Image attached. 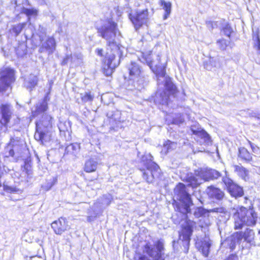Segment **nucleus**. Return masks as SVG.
<instances>
[{
    "mask_svg": "<svg viewBox=\"0 0 260 260\" xmlns=\"http://www.w3.org/2000/svg\"><path fill=\"white\" fill-rule=\"evenodd\" d=\"M21 13H23L28 17H30L31 16H36L38 14V11L34 8H23L21 11Z\"/></svg>",
    "mask_w": 260,
    "mask_h": 260,
    "instance_id": "27",
    "label": "nucleus"
},
{
    "mask_svg": "<svg viewBox=\"0 0 260 260\" xmlns=\"http://www.w3.org/2000/svg\"><path fill=\"white\" fill-rule=\"evenodd\" d=\"M223 182L232 197L237 198L244 195L243 188L235 183L232 180L227 178L223 180Z\"/></svg>",
    "mask_w": 260,
    "mask_h": 260,
    "instance_id": "11",
    "label": "nucleus"
},
{
    "mask_svg": "<svg viewBox=\"0 0 260 260\" xmlns=\"http://www.w3.org/2000/svg\"><path fill=\"white\" fill-rule=\"evenodd\" d=\"M222 31L228 37L230 38L232 33V28L229 23H226L222 28Z\"/></svg>",
    "mask_w": 260,
    "mask_h": 260,
    "instance_id": "34",
    "label": "nucleus"
},
{
    "mask_svg": "<svg viewBox=\"0 0 260 260\" xmlns=\"http://www.w3.org/2000/svg\"><path fill=\"white\" fill-rule=\"evenodd\" d=\"M155 246L158 251L157 253H161V252L164 249V244L160 241H157L155 242Z\"/></svg>",
    "mask_w": 260,
    "mask_h": 260,
    "instance_id": "40",
    "label": "nucleus"
},
{
    "mask_svg": "<svg viewBox=\"0 0 260 260\" xmlns=\"http://www.w3.org/2000/svg\"><path fill=\"white\" fill-rule=\"evenodd\" d=\"M253 234V230L248 228L246 229L244 232H242L243 239L247 242H250L251 241Z\"/></svg>",
    "mask_w": 260,
    "mask_h": 260,
    "instance_id": "26",
    "label": "nucleus"
},
{
    "mask_svg": "<svg viewBox=\"0 0 260 260\" xmlns=\"http://www.w3.org/2000/svg\"><path fill=\"white\" fill-rule=\"evenodd\" d=\"M233 242V243L230 246V248L231 250H233L235 247H236V243L234 241H232Z\"/></svg>",
    "mask_w": 260,
    "mask_h": 260,
    "instance_id": "46",
    "label": "nucleus"
},
{
    "mask_svg": "<svg viewBox=\"0 0 260 260\" xmlns=\"http://www.w3.org/2000/svg\"><path fill=\"white\" fill-rule=\"evenodd\" d=\"M235 172H236L241 177L245 179L248 175V171L242 166L234 165Z\"/></svg>",
    "mask_w": 260,
    "mask_h": 260,
    "instance_id": "19",
    "label": "nucleus"
},
{
    "mask_svg": "<svg viewBox=\"0 0 260 260\" xmlns=\"http://www.w3.org/2000/svg\"><path fill=\"white\" fill-rule=\"evenodd\" d=\"M192 134L196 135L201 138L202 139H208L209 138V136L208 134V133L204 131V129H200V130H194V129H191Z\"/></svg>",
    "mask_w": 260,
    "mask_h": 260,
    "instance_id": "28",
    "label": "nucleus"
},
{
    "mask_svg": "<svg viewBox=\"0 0 260 260\" xmlns=\"http://www.w3.org/2000/svg\"><path fill=\"white\" fill-rule=\"evenodd\" d=\"M252 154L244 147H240L238 148V157L243 161L245 162L252 161Z\"/></svg>",
    "mask_w": 260,
    "mask_h": 260,
    "instance_id": "13",
    "label": "nucleus"
},
{
    "mask_svg": "<svg viewBox=\"0 0 260 260\" xmlns=\"http://www.w3.org/2000/svg\"><path fill=\"white\" fill-rule=\"evenodd\" d=\"M232 237L234 238V239L232 241H237L239 243H240L241 240L243 239V235H242V232H236L233 234Z\"/></svg>",
    "mask_w": 260,
    "mask_h": 260,
    "instance_id": "33",
    "label": "nucleus"
},
{
    "mask_svg": "<svg viewBox=\"0 0 260 260\" xmlns=\"http://www.w3.org/2000/svg\"><path fill=\"white\" fill-rule=\"evenodd\" d=\"M175 194L180 197L179 201L183 204L184 211H182V207L180 203L176 200H173L172 205L176 210L184 214L191 212L190 206L193 204L190 194L186 191V186L183 183H177L174 189Z\"/></svg>",
    "mask_w": 260,
    "mask_h": 260,
    "instance_id": "5",
    "label": "nucleus"
},
{
    "mask_svg": "<svg viewBox=\"0 0 260 260\" xmlns=\"http://www.w3.org/2000/svg\"><path fill=\"white\" fill-rule=\"evenodd\" d=\"M100 37L107 41L106 51L103 48H98L95 50L96 54L102 58V72L105 76L111 77L119 61L116 62V56L120 57L123 48L120 42L114 40L119 31L118 25L112 19H107L105 23L96 28Z\"/></svg>",
    "mask_w": 260,
    "mask_h": 260,
    "instance_id": "1",
    "label": "nucleus"
},
{
    "mask_svg": "<svg viewBox=\"0 0 260 260\" xmlns=\"http://www.w3.org/2000/svg\"><path fill=\"white\" fill-rule=\"evenodd\" d=\"M14 144L10 142L5 148V151L6 153V157H13L15 155V152L14 150Z\"/></svg>",
    "mask_w": 260,
    "mask_h": 260,
    "instance_id": "24",
    "label": "nucleus"
},
{
    "mask_svg": "<svg viewBox=\"0 0 260 260\" xmlns=\"http://www.w3.org/2000/svg\"><path fill=\"white\" fill-rule=\"evenodd\" d=\"M57 182L56 178H53L51 181L47 182V184L45 186V189L49 190Z\"/></svg>",
    "mask_w": 260,
    "mask_h": 260,
    "instance_id": "37",
    "label": "nucleus"
},
{
    "mask_svg": "<svg viewBox=\"0 0 260 260\" xmlns=\"http://www.w3.org/2000/svg\"><path fill=\"white\" fill-rule=\"evenodd\" d=\"M98 162L92 158L87 160L84 164L83 170L86 173H92L95 172L97 169Z\"/></svg>",
    "mask_w": 260,
    "mask_h": 260,
    "instance_id": "16",
    "label": "nucleus"
},
{
    "mask_svg": "<svg viewBox=\"0 0 260 260\" xmlns=\"http://www.w3.org/2000/svg\"><path fill=\"white\" fill-rule=\"evenodd\" d=\"M72 59L71 55H67L62 59L61 62V65H65L68 63L69 60Z\"/></svg>",
    "mask_w": 260,
    "mask_h": 260,
    "instance_id": "44",
    "label": "nucleus"
},
{
    "mask_svg": "<svg viewBox=\"0 0 260 260\" xmlns=\"http://www.w3.org/2000/svg\"><path fill=\"white\" fill-rule=\"evenodd\" d=\"M234 229L241 230L244 226H253L257 221V214L253 209L244 206L238 207L233 214Z\"/></svg>",
    "mask_w": 260,
    "mask_h": 260,
    "instance_id": "4",
    "label": "nucleus"
},
{
    "mask_svg": "<svg viewBox=\"0 0 260 260\" xmlns=\"http://www.w3.org/2000/svg\"><path fill=\"white\" fill-rule=\"evenodd\" d=\"M98 177H99V174L97 175V177L96 178L91 179L89 180V181H94L95 180H96L98 179Z\"/></svg>",
    "mask_w": 260,
    "mask_h": 260,
    "instance_id": "49",
    "label": "nucleus"
},
{
    "mask_svg": "<svg viewBox=\"0 0 260 260\" xmlns=\"http://www.w3.org/2000/svg\"><path fill=\"white\" fill-rule=\"evenodd\" d=\"M166 65L156 66L153 70V72L157 77H164L166 75Z\"/></svg>",
    "mask_w": 260,
    "mask_h": 260,
    "instance_id": "23",
    "label": "nucleus"
},
{
    "mask_svg": "<svg viewBox=\"0 0 260 260\" xmlns=\"http://www.w3.org/2000/svg\"><path fill=\"white\" fill-rule=\"evenodd\" d=\"M160 5L162 7V8L165 11L164 18L166 19L168 17L171 13V3L170 2H166L164 0H161L160 1Z\"/></svg>",
    "mask_w": 260,
    "mask_h": 260,
    "instance_id": "21",
    "label": "nucleus"
},
{
    "mask_svg": "<svg viewBox=\"0 0 260 260\" xmlns=\"http://www.w3.org/2000/svg\"><path fill=\"white\" fill-rule=\"evenodd\" d=\"M3 189L8 193H16L19 191V189L15 186H10L7 185H3Z\"/></svg>",
    "mask_w": 260,
    "mask_h": 260,
    "instance_id": "32",
    "label": "nucleus"
},
{
    "mask_svg": "<svg viewBox=\"0 0 260 260\" xmlns=\"http://www.w3.org/2000/svg\"><path fill=\"white\" fill-rule=\"evenodd\" d=\"M146 62L147 63V64L151 68L152 66V61L151 60V59H149V60H146Z\"/></svg>",
    "mask_w": 260,
    "mask_h": 260,
    "instance_id": "47",
    "label": "nucleus"
},
{
    "mask_svg": "<svg viewBox=\"0 0 260 260\" xmlns=\"http://www.w3.org/2000/svg\"><path fill=\"white\" fill-rule=\"evenodd\" d=\"M252 39L255 41L254 47L260 54V38L259 33L256 32L252 35Z\"/></svg>",
    "mask_w": 260,
    "mask_h": 260,
    "instance_id": "31",
    "label": "nucleus"
},
{
    "mask_svg": "<svg viewBox=\"0 0 260 260\" xmlns=\"http://www.w3.org/2000/svg\"><path fill=\"white\" fill-rule=\"evenodd\" d=\"M40 115V113H39V112H38L37 110L35 109V110L31 111V114L29 117V118L30 120H32V119L38 117Z\"/></svg>",
    "mask_w": 260,
    "mask_h": 260,
    "instance_id": "42",
    "label": "nucleus"
},
{
    "mask_svg": "<svg viewBox=\"0 0 260 260\" xmlns=\"http://www.w3.org/2000/svg\"><path fill=\"white\" fill-rule=\"evenodd\" d=\"M48 109V104L45 101L42 102L40 104L36 106V109L40 114L47 111Z\"/></svg>",
    "mask_w": 260,
    "mask_h": 260,
    "instance_id": "29",
    "label": "nucleus"
},
{
    "mask_svg": "<svg viewBox=\"0 0 260 260\" xmlns=\"http://www.w3.org/2000/svg\"><path fill=\"white\" fill-rule=\"evenodd\" d=\"M224 260H238V257L235 253L231 254Z\"/></svg>",
    "mask_w": 260,
    "mask_h": 260,
    "instance_id": "43",
    "label": "nucleus"
},
{
    "mask_svg": "<svg viewBox=\"0 0 260 260\" xmlns=\"http://www.w3.org/2000/svg\"><path fill=\"white\" fill-rule=\"evenodd\" d=\"M139 260H150L145 255H141L139 257ZM154 260H165L164 257H162L161 253H157L155 257Z\"/></svg>",
    "mask_w": 260,
    "mask_h": 260,
    "instance_id": "35",
    "label": "nucleus"
},
{
    "mask_svg": "<svg viewBox=\"0 0 260 260\" xmlns=\"http://www.w3.org/2000/svg\"><path fill=\"white\" fill-rule=\"evenodd\" d=\"M128 73V79L135 82H139L143 78V70L141 66L135 61H131L126 67Z\"/></svg>",
    "mask_w": 260,
    "mask_h": 260,
    "instance_id": "9",
    "label": "nucleus"
},
{
    "mask_svg": "<svg viewBox=\"0 0 260 260\" xmlns=\"http://www.w3.org/2000/svg\"><path fill=\"white\" fill-rule=\"evenodd\" d=\"M141 167L139 170L142 173L143 178L148 183H152L156 178L162 175L158 165L154 161V157L150 153H144L140 159Z\"/></svg>",
    "mask_w": 260,
    "mask_h": 260,
    "instance_id": "3",
    "label": "nucleus"
},
{
    "mask_svg": "<svg viewBox=\"0 0 260 260\" xmlns=\"http://www.w3.org/2000/svg\"><path fill=\"white\" fill-rule=\"evenodd\" d=\"M176 144V142H172L169 140L166 141L163 144V147L164 148V153L167 154L169 151H171L174 148L173 146Z\"/></svg>",
    "mask_w": 260,
    "mask_h": 260,
    "instance_id": "25",
    "label": "nucleus"
},
{
    "mask_svg": "<svg viewBox=\"0 0 260 260\" xmlns=\"http://www.w3.org/2000/svg\"><path fill=\"white\" fill-rule=\"evenodd\" d=\"M248 144H249L253 152H254L255 147L253 145V144L249 140H248Z\"/></svg>",
    "mask_w": 260,
    "mask_h": 260,
    "instance_id": "45",
    "label": "nucleus"
},
{
    "mask_svg": "<svg viewBox=\"0 0 260 260\" xmlns=\"http://www.w3.org/2000/svg\"><path fill=\"white\" fill-rule=\"evenodd\" d=\"M166 90L168 92L163 91L160 94L161 100L163 102V104H168L169 102L170 96L172 98H176L179 92L177 87L172 83L168 84Z\"/></svg>",
    "mask_w": 260,
    "mask_h": 260,
    "instance_id": "12",
    "label": "nucleus"
},
{
    "mask_svg": "<svg viewBox=\"0 0 260 260\" xmlns=\"http://www.w3.org/2000/svg\"><path fill=\"white\" fill-rule=\"evenodd\" d=\"M144 248L146 253H147L148 255H151L153 252V249L151 246V245L149 243H146L144 246Z\"/></svg>",
    "mask_w": 260,
    "mask_h": 260,
    "instance_id": "41",
    "label": "nucleus"
},
{
    "mask_svg": "<svg viewBox=\"0 0 260 260\" xmlns=\"http://www.w3.org/2000/svg\"><path fill=\"white\" fill-rule=\"evenodd\" d=\"M218 208H214L212 210H211L210 211L206 210L202 208H198V213L199 214L200 216H203L206 213H209V212H218Z\"/></svg>",
    "mask_w": 260,
    "mask_h": 260,
    "instance_id": "38",
    "label": "nucleus"
},
{
    "mask_svg": "<svg viewBox=\"0 0 260 260\" xmlns=\"http://www.w3.org/2000/svg\"><path fill=\"white\" fill-rule=\"evenodd\" d=\"M209 195L212 198L218 200H221L224 196V193L220 188L213 186L208 187Z\"/></svg>",
    "mask_w": 260,
    "mask_h": 260,
    "instance_id": "14",
    "label": "nucleus"
},
{
    "mask_svg": "<svg viewBox=\"0 0 260 260\" xmlns=\"http://www.w3.org/2000/svg\"><path fill=\"white\" fill-rule=\"evenodd\" d=\"M212 23H213V22H212V21H209V22H208V24L212 25Z\"/></svg>",
    "mask_w": 260,
    "mask_h": 260,
    "instance_id": "50",
    "label": "nucleus"
},
{
    "mask_svg": "<svg viewBox=\"0 0 260 260\" xmlns=\"http://www.w3.org/2000/svg\"><path fill=\"white\" fill-rule=\"evenodd\" d=\"M196 222L193 220H186L185 224L182 225L181 232L179 234V238H182V241L186 242L185 253L188 252L191 237L192 235L193 228L196 226Z\"/></svg>",
    "mask_w": 260,
    "mask_h": 260,
    "instance_id": "8",
    "label": "nucleus"
},
{
    "mask_svg": "<svg viewBox=\"0 0 260 260\" xmlns=\"http://www.w3.org/2000/svg\"><path fill=\"white\" fill-rule=\"evenodd\" d=\"M38 81V77L37 75H33L27 81L26 88L29 91H32L37 86Z\"/></svg>",
    "mask_w": 260,
    "mask_h": 260,
    "instance_id": "18",
    "label": "nucleus"
},
{
    "mask_svg": "<svg viewBox=\"0 0 260 260\" xmlns=\"http://www.w3.org/2000/svg\"><path fill=\"white\" fill-rule=\"evenodd\" d=\"M22 46V44H19V45L17 46V47L16 48L15 51H16L17 54H19L20 53L19 51V48H20Z\"/></svg>",
    "mask_w": 260,
    "mask_h": 260,
    "instance_id": "48",
    "label": "nucleus"
},
{
    "mask_svg": "<svg viewBox=\"0 0 260 260\" xmlns=\"http://www.w3.org/2000/svg\"><path fill=\"white\" fill-rule=\"evenodd\" d=\"M217 43L219 45L220 49L222 50H225L228 46L227 41L224 39H219L217 41Z\"/></svg>",
    "mask_w": 260,
    "mask_h": 260,
    "instance_id": "36",
    "label": "nucleus"
},
{
    "mask_svg": "<svg viewBox=\"0 0 260 260\" xmlns=\"http://www.w3.org/2000/svg\"><path fill=\"white\" fill-rule=\"evenodd\" d=\"M25 25V23H22L13 25L11 28V30L15 34V35L17 36L21 32Z\"/></svg>",
    "mask_w": 260,
    "mask_h": 260,
    "instance_id": "30",
    "label": "nucleus"
},
{
    "mask_svg": "<svg viewBox=\"0 0 260 260\" xmlns=\"http://www.w3.org/2000/svg\"><path fill=\"white\" fill-rule=\"evenodd\" d=\"M210 247L211 243L209 241H201L199 243L197 248L204 257H207L210 253Z\"/></svg>",
    "mask_w": 260,
    "mask_h": 260,
    "instance_id": "15",
    "label": "nucleus"
},
{
    "mask_svg": "<svg viewBox=\"0 0 260 260\" xmlns=\"http://www.w3.org/2000/svg\"><path fill=\"white\" fill-rule=\"evenodd\" d=\"M80 98L82 102L83 103L87 102L91 103L94 100V96L93 93L91 91H88L84 92L83 94H81Z\"/></svg>",
    "mask_w": 260,
    "mask_h": 260,
    "instance_id": "22",
    "label": "nucleus"
},
{
    "mask_svg": "<svg viewBox=\"0 0 260 260\" xmlns=\"http://www.w3.org/2000/svg\"><path fill=\"white\" fill-rule=\"evenodd\" d=\"M128 17L135 29H140L146 24L149 20V10L147 8L142 10H136L135 13H130Z\"/></svg>",
    "mask_w": 260,
    "mask_h": 260,
    "instance_id": "6",
    "label": "nucleus"
},
{
    "mask_svg": "<svg viewBox=\"0 0 260 260\" xmlns=\"http://www.w3.org/2000/svg\"><path fill=\"white\" fill-rule=\"evenodd\" d=\"M0 130L7 131L13 115L11 105L9 103L0 104Z\"/></svg>",
    "mask_w": 260,
    "mask_h": 260,
    "instance_id": "7",
    "label": "nucleus"
},
{
    "mask_svg": "<svg viewBox=\"0 0 260 260\" xmlns=\"http://www.w3.org/2000/svg\"><path fill=\"white\" fill-rule=\"evenodd\" d=\"M51 227L54 233L61 235L70 230V225L67 219L64 217H60L51 223Z\"/></svg>",
    "mask_w": 260,
    "mask_h": 260,
    "instance_id": "10",
    "label": "nucleus"
},
{
    "mask_svg": "<svg viewBox=\"0 0 260 260\" xmlns=\"http://www.w3.org/2000/svg\"><path fill=\"white\" fill-rule=\"evenodd\" d=\"M54 118L45 114L35 122L34 138L41 145H45L52 140Z\"/></svg>",
    "mask_w": 260,
    "mask_h": 260,
    "instance_id": "2",
    "label": "nucleus"
},
{
    "mask_svg": "<svg viewBox=\"0 0 260 260\" xmlns=\"http://www.w3.org/2000/svg\"><path fill=\"white\" fill-rule=\"evenodd\" d=\"M102 198L107 206L110 205L113 201V198L110 194L103 195Z\"/></svg>",
    "mask_w": 260,
    "mask_h": 260,
    "instance_id": "39",
    "label": "nucleus"
},
{
    "mask_svg": "<svg viewBox=\"0 0 260 260\" xmlns=\"http://www.w3.org/2000/svg\"><path fill=\"white\" fill-rule=\"evenodd\" d=\"M183 181L187 183V186L188 187H191L192 188H197L200 185L198 178L196 176L193 175L186 176Z\"/></svg>",
    "mask_w": 260,
    "mask_h": 260,
    "instance_id": "17",
    "label": "nucleus"
},
{
    "mask_svg": "<svg viewBox=\"0 0 260 260\" xmlns=\"http://www.w3.org/2000/svg\"><path fill=\"white\" fill-rule=\"evenodd\" d=\"M56 43L53 37H48L45 41L44 47L46 50L53 52L55 48Z\"/></svg>",
    "mask_w": 260,
    "mask_h": 260,
    "instance_id": "20",
    "label": "nucleus"
}]
</instances>
